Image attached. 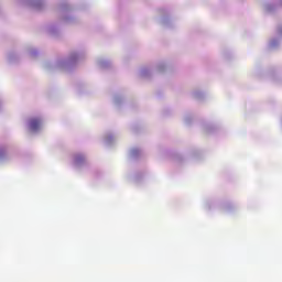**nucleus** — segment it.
Wrapping results in <instances>:
<instances>
[{"label": "nucleus", "mask_w": 282, "mask_h": 282, "mask_svg": "<svg viewBox=\"0 0 282 282\" xmlns=\"http://www.w3.org/2000/svg\"><path fill=\"white\" fill-rule=\"evenodd\" d=\"M28 129L31 133H39L43 129V119L31 118L28 120Z\"/></svg>", "instance_id": "f257e3e1"}, {"label": "nucleus", "mask_w": 282, "mask_h": 282, "mask_svg": "<svg viewBox=\"0 0 282 282\" xmlns=\"http://www.w3.org/2000/svg\"><path fill=\"white\" fill-rule=\"evenodd\" d=\"M80 58H83L80 53H73L68 59L59 62L58 65L59 67H72V65H76Z\"/></svg>", "instance_id": "f03ea898"}, {"label": "nucleus", "mask_w": 282, "mask_h": 282, "mask_svg": "<svg viewBox=\"0 0 282 282\" xmlns=\"http://www.w3.org/2000/svg\"><path fill=\"white\" fill-rule=\"evenodd\" d=\"M84 164H85L84 154L78 153L73 156V166H75V169H80V166H83Z\"/></svg>", "instance_id": "7ed1b4c3"}, {"label": "nucleus", "mask_w": 282, "mask_h": 282, "mask_svg": "<svg viewBox=\"0 0 282 282\" xmlns=\"http://www.w3.org/2000/svg\"><path fill=\"white\" fill-rule=\"evenodd\" d=\"M28 3L32 8H35L36 10H41V8H43V1L41 0H29Z\"/></svg>", "instance_id": "20e7f679"}, {"label": "nucleus", "mask_w": 282, "mask_h": 282, "mask_svg": "<svg viewBox=\"0 0 282 282\" xmlns=\"http://www.w3.org/2000/svg\"><path fill=\"white\" fill-rule=\"evenodd\" d=\"M104 142L107 147L113 143V134H106Z\"/></svg>", "instance_id": "39448f33"}, {"label": "nucleus", "mask_w": 282, "mask_h": 282, "mask_svg": "<svg viewBox=\"0 0 282 282\" xmlns=\"http://www.w3.org/2000/svg\"><path fill=\"white\" fill-rule=\"evenodd\" d=\"M140 153H141L140 149L134 148V149H132V150L130 151V156H131L132 159H135V158H138V156L140 155Z\"/></svg>", "instance_id": "423d86ee"}, {"label": "nucleus", "mask_w": 282, "mask_h": 282, "mask_svg": "<svg viewBox=\"0 0 282 282\" xmlns=\"http://www.w3.org/2000/svg\"><path fill=\"white\" fill-rule=\"evenodd\" d=\"M99 67H102L104 69H107V67H109V61H100L99 62Z\"/></svg>", "instance_id": "0eeeda50"}, {"label": "nucleus", "mask_w": 282, "mask_h": 282, "mask_svg": "<svg viewBox=\"0 0 282 282\" xmlns=\"http://www.w3.org/2000/svg\"><path fill=\"white\" fill-rule=\"evenodd\" d=\"M269 45H270V47H276L279 45V40H271Z\"/></svg>", "instance_id": "6e6552de"}, {"label": "nucleus", "mask_w": 282, "mask_h": 282, "mask_svg": "<svg viewBox=\"0 0 282 282\" xmlns=\"http://www.w3.org/2000/svg\"><path fill=\"white\" fill-rule=\"evenodd\" d=\"M6 159V150L0 149V162Z\"/></svg>", "instance_id": "1a4fd4ad"}, {"label": "nucleus", "mask_w": 282, "mask_h": 282, "mask_svg": "<svg viewBox=\"0 0 282 282\" xmlns=\"http://www.w3.org/2000/svg\"><path fill=\"white\" fill-rule=\"evenodd\" d=\"M276 34H278L279 39H282V26L278 28Z\"/></svg>", "instance_id": "9d476101"}, {"label": "nucleus", "mask_w": 282, "mask_h": 282, "mask_svg": "<svg viewBox=\"0 0 282 282\" xmlns=\"http://www.w3.org/2000/svg\"><path fill=\"white\" fill-rule=\"evenodd\" d=\"M37 54H39L37 51H32V52H31V56H36Z\"/></svg>", "instance_id": "9b49d317"}, {"label": "nucleus", "mask_w": 282, "mask_h": 282, "mask_svg": "<svg viewBox=\"0 0 282 282\" xmlns=\"http://www.w3.org/2000/svg\"><path fill=\"white\" fill-rule=\"evenodd\" d=\"M141 76H147V70L145 69L141 70Z\"/></svg>", "instance_id": "f8f14e48"}, {"label": "nucleus", "mask_w": 282, "mask_h": 282, "mask_svg": "<svg viewBox=\"0 0 282 282\" xmlns=\"http://www.w3.org/2000/svg\"><path fill=\"white\" fill-rule=\"evenodd\" d=\"M278 6H282V0H280V1L278 2Z\"/></svg>", "instance_id": "ddd939ff"}, {"label": "nucleus", "mask_w": 282, "mask_h": 282, "mask_svg": "<svg viewBox=\"0 0 282 282\" xmlns=\"http://www.w3.org/2000/svg\"><path fill=\"white\" fill-rule=\"evenodd\" d=\"M225 210H226V213H228L229 212L228 207H225Z\"/></svg>", "instance_id": "4468645a"}, {"label": "nucleus", "mask_w": 282, "mask_h": 282, "mask_svg": "<svg viewBox=\"0 0 282 282\" xmlns=\"http://www.w3.org/2000/svg\"><path fill=\"white\" fill-rule=\"evenodd\" d=\"M267 10H272V9H270V8H267Z\"/></svg>", "instance_id": "2eb2a0df"}]
</instances>
